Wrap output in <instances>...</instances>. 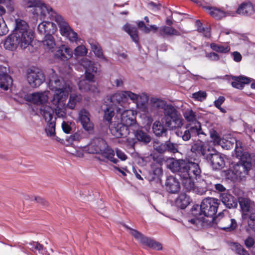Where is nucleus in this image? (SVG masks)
Instances as JSON below:
<instances>
[{"label":"nucleus","mask_w":255,"mask_h":255,"mask_svg":"<svg viewBox=\"0 0 255 255\" xmlns=\"http://www.w3.org/2000/svg\"><path fill=\"white\" fill-rule=\"evenodd\" d=\"M49 87L50 90L55 92L51 100V103L54 107L53 108L47 105L41 107L40 114L46 122L54 120V111L58 117H64L66 114L65 102L68 96V91L66 83L62 78L52 76L49 78Z\"/></svg>","instance_id":"f257e3e1"},{"label":"nucleus","mask_w":255,"mask_h":255,"mask_svg":"<svg viewBox=\"0 0 255 255\" xmlns=\"http://www.w3.org/2000/svg\"><path fill=\"white\" fill-rule=\"evenodd\" d=\"M24 5L27 8H33V13L39 15L41 19L54 20L58 25L61 34L71 42H76L78 36L63 18L58 14L50 6L39 0H25Z\"/></svg>","instance_id":"f03ea898"},{"label":"nucleus","mask_w":255,"mask_h":255,"mask_svg":"<svg viewBox=\"0 0 255 255\" xmlns=\"http://www.w3.org/2000/svg\"><path fill=\"white\" fill-rule=\"evenodd\" d=\"M169 168L182 178H187L193 176L197 182L202 180L201 170L198 163L188 160L179 159L172 161L169 165Z\"/></svg>","instance_id":"7ed1b4c3"},{"label":"nucleus","mask_w":255,"mask_h":255,"mask_svg":"<svg viewBox=\"0 0 255 255\" xmlns=\"http://www.w3.org/2000/svg\"><path fill=\"white\" fill-rule=\"evenodd\" d=\"M153 106L163 110L164 117L162 120L166 126L173 129L183 125V119L176 109L171 104H166L164 101L159 99L151 100Z\"/></svg>","instance_id":"20e7f679"},{"label":"nucleus","mask_w":255,"mask_h":255,"mask_svg":"<svg viewBox=\"0 0 255 255\" xmlns=\"http://www.w3.org/2000/svg\"><path fill=\"white\" fill-rule=\"evenodd\" d=\"M220 201L213 198H206L203 199L200 204H195L191 209V214L193 216L199 215L204 217L212 218L217 212Z\"/></svg>","instance_id":"39448f33"},{"label":"nucleus","mask_w":255,"mask_h":255,"mask_svg":"<svg viewBox=\"0 0 255 255\" xmlns=\"http://www.w3.org/2000/svg\"><path fill=\"white\" fill-rule=\"evenodd\" d=\"M135 93L129 91H124L108 96L107 100L111 103V106L116 109L117 113H121L128 100L135 101Z\"/></svg>","instance_id":"423d86ee"},{"label":"nucleus","mask_w":255,"mask_h":255,"mask_svg":"<svg viewBox=\"0 0 255 255\" xmlns=\"http://www.w3.org/2000/svg\"><path fill=\"white\" fill-rule=\"evenodd\" d=\"M241 157L240 161L233 166L234 174L241 178L245 177L252 168V164L251 161L250 155L245 152Z\"/></svg>","instance_id":"0eeeda50"},{"label":"nucleus","mask_w":255,"mask_h":255,"mask_svg":"<svg viewBox=\"0 0 255 255\" xmlns=\"http://www.w3.org/2000/svg\"><path fill=\"white\" fill-rule=\"evenodd\" d=\"M28 25L23 20L16 19L15 20V27L13 33L17 35V37H20L29 44H31L33 38V33L28 30Z\"/></svg>","instance_id":"6e6552de"},{"label":"nucleus","mask_w":255,"mask_h":255,"mask_svg":"<svg viewBox=\"0 0 255 255\" xmlns=\"http://www.w3.org/2000/svg\"><path fill=\"white\" fill-rule=\"evenodd\" d=\"M125 227L130 231V234L134 237L135 239L140 244L154 250H162V246L160 243L150 238L145 236L137 230L131 229L128 226H125Z\"/></svg>","instance_id":"1a4fd4ad"},{"label":"nucleus","mask_w":255,"mask_h":255,"mask_svg":"<svg viewBox=\"0 0 255 255\" xmlns=\"http://www.w3.org/2000/svg\"><path fill=\"white\" fill-rule=\"evenodd\" d=\"M210 152L205 158L210 164L213 169L219 170L225 166V161L222 155L217 152L214 148L210 149Z\"/></svg>","instance_id":"9d476101"},{"label":"nucleus","mask_w":255,"mask_h":255,"mask_svg":"<svg viewBox=\"0 0 255 255\" xmlns=\"http://www.w3.org/2000/svg\"><path fill=\"white\" fill-rule=\"evenodd\" d=\"M17 35L12 33L9 35L5 39L4 43V47L6 49L13 51L15 50L18 46L21 49H25L30 45L27 42L24 41L20 37H17Z\"/></svg>","instance_id":"9b49d317"},{"label":"nucleus","mask_w":255,"mask_h":255,"mask_svg":"<svg viewBox=\"0 0 255 255\" xmlns=\"http://www.w3.org/2000/svg\"><path fill=\"white\" fill-rule=\"evenodd\" d=\"M109 129L111 133L117 138L126 137L131 130V128L121 123L114 122L110 124Z\"/></svg>","instance_id":"f8f14e48"},{"label":"nucleus","mask_w":255,"mask_h":255,"mask_svg":"<svg viewBox=\"0 0 255 255\" xmlns=\"http://www.w3.org/2000/svg\"><path fill=\"white\" fill-rule=\"evenodd\" d=\"M80 64L85 69V77L92 80L94 78L93 73H97L99 70L100 65L89 60L87 58H83L80 61Z\"/></svg>","instance_id":"ddd939ff"},{"label":"nucleus","mask_w":255,"mask_h":255,"mask_svg":"<svg viewBox=\"0 0 255 255\" xmlns=\"http://www.w3.org/2000/svg\"><path fill=\"white\" fill-rule=\"evenodd\" d=\"M27 80L29 85L33 88L39 86L45 81L43 72L38 70H30L27 74Z\"/></svg>","instance_id":"4468645a"},{"label":"nucleus","mask_w":255,"mask_h":255,"mask_svg":"<svg viewBox=\"0 0 255 255\" xmlns=\"http://www.w3.org/2000/svg\"><path fill=\"white\" fill-rule=\"evenodd\" d=\"M121 114V122L128 127L131 128H136L137 124L136 123V112L131 110H123L120 113Z\"/></svg>","instance_id":"2eb2a0df"},{"label":"nucleus","mask_w":255,"mask_h":255,"mask_svg":"<svg viewBox=\"0 0 255 255\" xmlns=\"http://www.w3.org/2000/svg\"><path fill=\"white\" fill-rule=\"evenodd\" d=\"M243 216L244 218L255 214V203L249 198H242L239 201Z\"/></svg>","instance_id":"dca6fc26"},{"label":"nucleus","mask_w":255,"mask_h":255,"mask_svg":"<svg viewBox=\"0 0 255 255\" xmlns=\"http://www.w3.org/2000/svg\"><path fill=\"white\" fill-rule=\"evenodd\" d=\"M7 69L6 67L0 65V88L7 91L12 84V79L7 74Z\"/></svg>","instance_id":"f3484780"},{"label":"nucleus","mask_w":255,"mask_h":255,"mask_svg":"<svg viewBox=\"0 0 255 255\" xmlns=\"http://www.w3.org/2000/svg\"><path fill=\"white\" fill-rule=\"evenodd\" d=\"M182 126L176 128L177 129L175 134L177 136L181 137L184 141H188L192 136H194L195 132H197V129L196 128H193L190 125L185 127Z\"/></svg>","instance_id":"a211bd4d"},{"label":"nucleus","mask_w":255,"mask_h":255,"mask_svg":"<svg viewBox=\"0 0 255 255\" xmlns=\"http://www.w3.org/2000/svg\"><path fill=\"white\" fill-rule=\"evenodd\" d=\"M90 114L85 109H81L78 114V119L83 128L87 131L93 129L94 125L90 119Z\"/></svg>","instance_id":"6ab92c4d"},{"label":"nucleus","mask_w":255,"mask_h":255,"mask_svg":"<svg viewBox=\"0 0 255 255\" xmlns=\"http://www.w3.org/2000/svg\"><path fill=\"white\" fill-rule=\"evenodd\" d=\"M73 54V50L68 46L62 44L58 47L54 55L56 58L65 61L70 59Z\"/></svg>","instance_id":"aec40b11"},{"label":"nucleus","mask_w":255,"mask_h":255,"mask_svg":"<svg viewBox=\"0 0 255 255\" xmlns=\"http://www.w3.org/2000/svg\"><path fill=\"white\" fill-rule=\"evenodd\" d=\"M211 148L212 147L205 144L202 141L198 140L191 146V151L196 154L202 155L204 158H205L209 152H210Z\"/></svg>","instance_id":"412c9836"},{"label":"nucleus","mask_w":255,"mask_h":255,"mask_svg":"<svg viewBox=\"0 0 255 255\" xmlns=\"http://www.w3.org/2000/svg\"><path fill=\"white\" fill-rule=\"evenodd\" d=\"M107 143L103 138H96L88 145V151L90 153L100 154L103 149L107 146Z\"/></svg>","instance_id":"4be33fe9"},{"label":"nucleus","mask_w":255,"mask_h":255,"mask_svg":"<svg viewBox=\"0 0 255 255\" xmlns=\"http://www.w3.org/2000/svg\"><path fill=\"white\" fill-rule=\"evenodd\" d=\"M100 154L103 158L100 157L98 158L99 161L107 162V161H110L113 163L117 164L119 162V160L115 158V152L114 150L109 146L107 143V146L103 149Z\"/></svg>","instance_id":"5701e85b"},{"label":"nucleus","mask_w":255,"mask_h":255,"mask_svg":"<svg viewBox=\"0 0 255 255\" xmlns=\"http://www.w3.org/2000/svg\"><path fill=\"white\" fill-rule=\"evenodd\" d=\"M26 100L36 105H42L48 100V96L46 92H35L26 96Z\"/></svg>","instance_id":"b1692460"},{"label":"nucleus","mask_w":255,"mask_h":255,"mask_svg":"<svg viewBox=\"0 0 255 255\" xmlns=\"http://www.w3.org/2000/svg\"><path fill=\"white\" fill-rule=\"evenodd\" d=\"M57 28L55 23L52 22L43 20L38 25L37 29L39 32L44 36L47 34L52 35Z\"/></svg>","instance_id":"393cba45"},{"label":"nucleus","mask_w":255,"mask_h":255,"mask_svg":"<svg viewBox=\"0 0 255 255\" xmlns=\"http://www.w3.org/2000/svg\"><path fill=\"white\" fill-rule=\"evenodd\" d=\"M200 185L194 186L193 190L192 192L199 195L204 194L208 190L213 189L212 183L208 180H204L202 177V180L200 182H198Z\"/></svg>","instance_id":"a878e982"},{"label":"nucleus","mask_w":255,"mask_h":255,"mask_svg":"<svg viewBox=\"0 0 255 255\" xmlns=\"http://www.w3.org/2000/svg\"><path fill=\"white\" fill-rule=\"evenodd\" d=\"M165 188L168 192L173 194L176 193L180 189L179 182L175 177L169 176L166 180Z\"/></svg>","instance_id":"bb28decb"},{"label":"nucleus","mask_w":255,"mask_h":255,"mask_svg":"<svg viewBox=\"0 0 255 255\" xmlns=\"http://www.w3.org/2000/svg\"><path fill=\"white\" fill-rule=\"evenodd\" d=\"M232 86L238 89H243L246 84H248L254 80L245 76H232Z\"/></svg>","instance_id":"cd10ccee"},{"label":"nucleus","mask_w":255,"mask_h":255,"mask_svg":"<svg viewBox=\"0 0 255 255\" xmlns=\"http://www.w3.org/2000/svg\"><path fill=\"white\" fill-rule=\"evenodd\" d=\"M135 100H131L133 103H136L137 106L139 107L141 110L145 113H148L147 108V104L148 102V96L144 94H136Z\"/></svg>","instance_id":"c85d7f7f"},{"label":"nucleus","mask_w":255,"mask_h":255,"mask_svg":"<svg viewBox=\"0 0 255 255\" xmlns=\"http://www.w3.org/2000/svg\"><path fill=\"white\" fill-rule=\"evenodd\" d=\"M236 12L244 16H250L255 12V9L251 2H244L238 8Z\"/></svg>","instance_id":"c756f323"},{"label":"nucleus","mask_w":255,"mask_h":255,"mask_svg":"<svg viewBox=\"0 0 255 255\" xmlns=\"http://www.w3.org/2000/svg\"><path fill=\"white\" fill-rule=\"evenodd\" d=\"M222 202L228 208H236L238 206L237 199L231 194L224 193L220 196Z\"/></svg>","instance_id":"7c9ffc66"},{"label":"nucleus","mask_w":255,"mask_h":255,"mask_svg":"<svg viewBox=\"0 0 255 255\" xmlns=\"http://www.w3.org/2000/svg\"><path fill=\"white\" fill-rule=\"evenodd\" d=\"M11 0H0V3L10 2ZM5 13V8L0 5V35L6 34L8 29L4 20L3 15Z\"/></svg>","instance_id":"2f4dec72"},{"label":"nucleus","mask_w":255,"mask_h":255,"mask_svg":"<svg viewBox=\"0 0 255 255\" xmlns=\"http://www.w3.org/2000/svg\"><path fill=\"white\" fill-rule=\"evenodd\" d=\"M206 9L212 17L217 19H221L231 14L229 12H225L223 10L215 7L207 6L206 7Z\"/></svg>","instance_id":"473e14b6"},{"label":"nucleus","mask_w":255,"mask_h":255,"mask_svg":"<svg viewBox=\"0 0 255 255\" xmlns=\"http://www.w3.org/2000/svg\"><path fill=\"white\" fill-rule=\"evenodd\" d=\"M152 131L156 136H166L168 130L166 128L164 127L163 124L158 121H156L152 126Z\"/></svg>","instance_id":"72a5a7b5"},{"label":"nucleus","mask_w":255,"mask_h":255,"mask_svg":"<svg viewBox=\"0 0 255 255\" xmlns=\"http://www.w3.org/2000/svg\"><path fill=\"white\" fill-rule=\"evenodd\" d=\"M135 138L139 141L147 144L151 141L150 136L145 132L133 128L131 129Z\"/></svg>","instance_id":"f704fd0d"},{"label":"nucleus","mask_w":255,"mask_h":255,"mask_svg":"<svg viewBox=\"0 0 255 255\" xmlns=\"http://www.w3.org/2000/svg\"><path fill=\"white\" fill-rule=\"evenodd\" d=\"M210 47L213 51L222 54H227L231 50L230 46L228 43L217 44L212 42L210 44Z\"/></svg>","instance_id":"c9c22d12"},{"label":"nucleus","mask_w":255,"mask_h":255,"mask_svg":"<svg viewBox=\"0 0 255 255\" xmlns=\"http://www.w3.org/2000/svg\"><path fill=\"white\" fill-rule=\"evenodd\" d=\"M191 201L189 196L185 193L179 195L176 200V206L181 209H184L190 204Z\"/></svg>","instance_id":"e433bc0d"},{"label":"nucleus","mask_w":255,"mask_h":255,"mask_svg":"<svg viewBox=\"0 0 255 255\" xmlns=\"http://www.w3.org/2000/svg\"><path fill=\"white\" fill-rule=\"evenodd\" d=\"M227 148H231L234 147L235 145V150L237 157L242 156L244 153H242L243 148L242 147V143L240 140H237L236 139H233V141H227L226 142Z\"/></svg>","instance_id":"4c0bfd02"},{"label":"nucleus","mask_w":255,"mask_h":255,"mask_svg":"<svg viewBox=\"0 0 255 255\" xmlns=\"http://www.w3.org/2000/svg\"><path fill=\"white\" fill-rule=\"evenodd\" d=\"M180 179L183 190L186 192H192L195 186L194 180H196L195 177L191 176L190 178H185Z\"/></svg>","instance_id":"58836bf2"},{"label":"nucleus","mask_w":255,"mask_h":255,"mask_svg":"<svg viewBox=\"0 0 255 255\" xmlns=\"http://www.w3.org/2000/svg\"><path fill=\"white\" fill-rule=\"evenodd\" d=\"M227 222V225L221 226L220 228L221 229L227 232L233 231L237 226V222L234 219H230L228 217L224 218L222 221V222Z\"/></svg>","instance_id":"ea45409f"},{"label":"nucleus","mask_w":255,"mask_h":255,"mask_svg":"<svg viewBox=\"0 0 255 255\" xmlns=\"http://www.w3.org/2000/svg\"><path fill=\"white\" fill-rule=\"evenodd\" d=\"M159 32L160 34L163 36L178 35L180 34L179 32L174 28L166 26L160 27L159 29Z\"/></svg>","instance_id":"a19ab883"},{"label":"nucleus","mask_w":255,"mask_h":255,"mask_svg":"<svg viewBox=\"0 0 255 255\" xmlns=\"http://www.w3.org/2000/svg\"><path fill=\"white\" fill-rule=\"evenodd\" d=\"M115 111H116V109L114 108L112 106L107 107L106 109L104 111L103 121L104 122L107 123V124H112L111 121L115 115Z\"/></svg>","instance_id":"79ce46f5"},{"label":"nucleus","mask_w":255,"mask_h":255,"mask_svg":"<svg viewBox=\"0 0 255 255\" xmlns=\"http://www.w3.org/2000/svg\"><path fill=\"white\" fill-rule=\"evenodd\" d=\"M185 119L188 122L194 123L195 125L199 123L197 120L196 113L191 109H187L183 114Z\"/></svg>","instance_id":"37998d69"},{"label":"nucleus","mask_w":255,"mask_h":255,"mask_svg":"<svg viewBox=\"0 0 255 255\" xmlns=\"http://www.w3.org/2000/svg\"><path fill=\"white\" fill-rule=\"evenodd\" d=\"M94 78L92 80H90L85 77V79L80 80L78 82L79 90L82 92H87L92 90V88L90 86V82L94 81Z\"/></svg>","instance_id":"c03bdc74"},{"label":"nucleus","mask_w":255,"mask_h":255,"mask_svg":"<svg viewBox=\"0 0 255 255\" xmlns=\"http://www.w3.org/2000/svg\"><path fill=\"white\" fill-rule=\"evenodd\" d=\"M43 45L48 49H51L55 45V40L51 34L45 35L42 40Z\"/></svg>","instance_id":"a18cd8bd"},{"label":"nucleus","mask_w":255,"mask_h":255,"mask_svg":"<svg viewBox=\"0 0 255 255\" xmlns=\"http://www.w3.org/2000/svg\"><path fill=\"white\" fill-rule=\"evenodd\" d=\"M81 100L82 97L81 95L71 94L70 96L67 107L70 109H74L77 103L80 102Z\"/></svg>","instance_id":"49530a36"},{"label":"nucleus","mask_w":255,"mask_h":255,"mask_svg":"<svg viewBox=\"0 0 255 255\" xmlns=\"http://www.w3.org/2000/svg\"><path fill=\"white\" fill-rule=\"evenodd\" d=\"M248 225L246 227L247 232H255V214L248 217Z\"/></svg>","instance_id":"de8ad7c7"},{"label":"nucleus","mask_w":255,"mask_h":255,"mask_svg":"<svg viewBox=\"0 0 255 255\" xmlns=\"http://www.w3.org/2000/svg\"><path fill=\"white\" fill-rule=\"evenodd\" d=\"M47 125L45 128V131L48 135L53 136L55 135V118L54 120L46 122Z\"/></svg>","instance_id":"09e8293b"},{"label":"nucleus","mask_w":255,"mask_h":255,"mask_svg":"<svg viewBox=\"0 0 255 255\" xmlns=\"http://www.w3.org/2000/svg\"><path fill=\"white\" fill-rule=\"evenodd\" d=\"M166 152L175 153L178 152V145L170 141V139L166 141Z\"/></svg>","instance_id":"8fccbe9b"},{"label":"nucleus","mask_w":255,"mask_h":255,"mask_svg":"<svg viewBox=\"0 0 255 255\" xmlns=\"http://www.w3.org/2000/svg\"><path fill=\"white\" fill-rule=\"evenodd\" d=\"M233 247L236 253L239 255H250L249 252L238 243H234Z\"/></svg>","instance_id":"3c124183"},{"label":"nucleus","mask_w":255,"mask_h":255,"mask_svg":"<svg viewBox=\"0 0 255 255\" xmlns=\"http://www.w3.org/2000/svg\"><path fill=\"white\" fill-rule=\"evenodd\" d=\"M154 149L159 153H163L166 152V141L165 143H159L155 141L153 143Z\"/></svg>","instance_id":"603ef678"},{"label":"nucleus","mask_w":255,"mask_h":255,"mask_svg":"<svg viewBox=\"0 0 255 255\" xmlns=\"http://www.w3.org/2000/svg\"><path fill=\"white\" fill-rule=\"evenodd\" d=\"M91 48L95 54L99 58L104 57L102 48L99 44L96 43L91 44Z\"/></svg>","instance_id":"864d4df0"},{"label":"nucleus","mask_w":255,"mask_h":255,"mask_svg":"<svg viewBox=\"0 0 255 255\" xmlns=\"http://www.w3.org/2000/svg\"><path fill=\"white\" fill-rule=\"evenodd\" d=\"M210 135L214 143L217 144H220L221 138L218 133L215 130L212 129L210 131Z\"/></svg>","instance_id":"5fc2aeb1"},{"label":"nucleus","mask_w":255,"mask_h":255,"mask_svg":"<svg viewBox=\"0 0 255 255\" xmlns=\"http://www.w3.org/2000/svg\"><path fill=\"white\" fill-rule=\"evenodd\" d=\"M206 92L202 91L195 92L192 95V98L199 101H203L206 99Z\"/></svg>","instance_id":"6e6d98bb"},{"label":"nucleus","mask_w":255,"mask_h":255,"mask_svg":"<svg viewBox=\"0 0 255 255\" xmlns=\"http://www.w3.org/2000/svg\"><path fill=\"white\" fill-rule=\"evenodd\" d=\"M75 55L76 56H84L87 53V50L83 45L77 46L74 50Z\"/></svg>","instance_id":"4d7b16f0"},{"label":"nucleus","mask_w":255,"mask_h":255,"mask_svg":"<svg viewBox=\"0 0 255 255\" xmlns=\"http://www.w3.org/2000/svg\"><path fill=\"white\" fill-rule=\"evenodd\" d=\"M190 214L194 218L189 220V222L190 223H191L193 225H195L196 226L202 225V224L203 222V217L199 216V215L193 216L191 213H190Z\"/></svg>","instance_id":"13d9d810"},{"label":"nucleus","mask_w":255,"mask_h":255,"mask_svg":"<svg viewBox=\"0 0 255 255\" xmlns=\"http://www.w3.org/2000/svg\"><path fill=\"white\" fill-rule=\"evenodd\" d=\"M161 172V169L159 168H156L153 170L149 172V175L151 177H148V180L149 181H153L158 178V175Z\"/></svg>","instance_id":"bf43d9fd"},{"label":"nucleus","mask_w":255,"mask_h":255,"mask_svg":"<svg viewBox=\"0 0 255 255\" xmlns=\"http://www.w3.org/2000/svg\"><path fill=\"white\" fill-rule=\"evenodd\" d=\"M206 57L211 61H217L220 59V56L216 52H209L206 53Z\"/></svg>","instance_id":"052dcab7"},{"label":"nucleus","mask_w":255,"mask_h":255,"mask_svg":"<svg viewBox=\"0 0 255 255\" xmlns=\"http://www.w3.org/2000/svg\"><path fill=\"white\" fill-rule=\"evenodd\" d=\"M131 38L137 45H139V38L137 34V29L135 28L129 34Z\"/></svg>","instance_id":"680f3d73"},{"label":"nucleus","mask_w":255,"mask_h":255,"mask_svg":"<svg viewBox=\"0 0 255 255\" xmlns=\"http://www.w3.org/2000/svg\"><path fill=\"white\" fill-rule=\"evenodd\" d=\"M29 245L31 247L30 249L32 250L41 251L43 249V246L38 242H31L29 243Z\"/></svg>","instance_id":"e2e57ef3"},{"label":"nucleus","mask_w":255,"mask_h":255,"mask_svg":"<svg viewBox=\"0 0 255 255\" xmlns=\"http://www.w3.org/2000/svg\"><path fill=\"white\" fill-rule=\"evenodd\" d=\"M255 244V240L251 237H248L245 240V245L247 248H251Z\"/></svg>","instance_id":"0e129e2a"},{"label":"nucleus","mask_w":255,"mask_h":255,"mask_svg":"<svg viewBox=\"0 0 255 255\" xmlns=\"http://www.w3.org/2000/svg\"><path fill=\"white\" fill-rule=\"evenodd\" d=\"M225 98L224 96H219V98L214 101V106L217 108H219L221 106V105L225 102Z\"/></svg>","instance_id":"69168bd1"},{"label":"nucleus","mask_w":255,"mask_h":255,"mask_svg":"<svg viewBox=\"0 0 255 255\" xmlns=\"http://www.w3.org/2000/svg\"><path fill=\"white\" fill-rule=\"evenodd\" d=\"M199 32L202 33L205 37H210L211 35L210 28L208 27H203L200 29Z\"/></svg>","instance_id":"338daca9"},{"label":"nucleus","mask_w":255,"mask_h":255,"mask_svg":"<svg viewBox=\"0 0 255 255\" xmlns=\"http://www.w3.org/2000/svg\"><path fill=\"white\" fill-rule=\"evenodd\" d=\"M232 55L233 56L234 60L236 62H239L242 60V56L238 51H234L232 53Z\"/></svg>","instance_id":"774afa93"}]
</instances>
